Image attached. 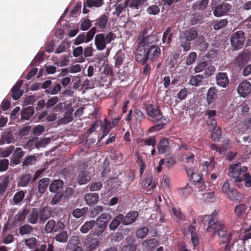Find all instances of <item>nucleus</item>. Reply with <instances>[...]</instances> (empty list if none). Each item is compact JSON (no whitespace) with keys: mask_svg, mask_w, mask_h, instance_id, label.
<instances>
[{"mask_svg":"<svg viewBox=\"0 0 251 251\" xmlns=\"http://www.w3.org/2000/svg\"><path fill=\"white\" fill-rule=\"evenodd\" d=\"M64 226V224L61 222L56 223L54 220H50L46 224L45 230L46 233H51L62 230Z\"/></svg>","mask_w":251,"mask_h":251,"instance_id":"0eeeda50","label":"nucleus"},{"mask_svg":"<svg viewBox=\"0 0 251 251\" xmlns=\"http://www.w3.org/2000/svg\"><path fill=\"white\" fill-rule=\"evenodd\" d=\"M227 23L228 21L226 19L221 20L214 24L213 28L216 30H218L226 26Z\"/></svg>","mask_w":251,"mask_h":251,"instance_id":"680f3d73","label":"nucleus"},{"mask_svg":"<svg viewBox=\"0 0 251 251\" xmlns=\"http://www.w3.org/2000/svg\"><path fill=\"white\" fill-rule=\"evenodd\" d=\"M63 196V191H57L55 195L52 198L50 204L51 205H54L59 203Z\"/></svg>","mask_w":251,"mask_h":251,"instance_id":"0e129e2a","label":"nucleus"},{"mask_svg":"<svg viewBox=\"0 0 251 251\" xmlns=\"http://www.w3.org/2000/svg\"><path fill=\"white\" fill-rule=\"evenodd\" d=\"M217 233L219 237L221 238L220 244H224L226 243L231 242L232 239L233 234L231 232H227L226 227L222 230H220Z\"/></svg>","mask_w":251,"mask_h":251,"instance_id":"a211bd4d","label":"nucleus"},{"mask_svg":"<svg viewBox=\"0 0 251 251\" xmlns=\"http://www.w3.org/2000/svg\"><path fill=\"white\" fill-rule=\"evenodd\" d=\"M204 78L202 75H197L191 76L190 83L193 86H197L200 85L202 82V80Z\"/></svg>","mask_w":251,"mask_h":251,"instance_id":"09e8293b","label":"nucleus"},{"mask_svg":"<svg viewBox=\"0 0 251 251\" xmlns=\"http://www.w3.org/2000/svg\"><path fill=\"white\" fill-rule=\"evenodd\" d=\"M220 95L219 89L215 86L210 87L206 94V100L208 105L215 101Z\"/></svg>","mask_w":251,"mask_h":251,"instance_id":"f8f14e48","label":"nucleus"},{"mask_svg":"<svg viewBox=\"0 0 251 251\" xmlns=\"http://www.w3.org/2000/svg\"><path fill=\"white\" fill-rule=\"evenodd\" d=\"M61 90V86L59 83L56 84L54 86L49 87L48 89L46 90L47 94L51 95H56Z\"/></svg>","mask_w":251,"mask_h":251,"instance_id":"6e6d98bb","label":"nucleus"},{"mask_svg":"<svg viewBox=\"0 0 251 251\" xmlns=\"http://www.w3.org/2000/svg\"><path fill=\"white\" fill-rule=\"evenodd\" d=\"M90 173L87 171L80 172L77 176V181L79 185L85 184L91 180Z\"/></svg>","mask_w":251,"mask_h":251,"instance_id":"393cba45","label":"nucleus"},{"mask_svg":"<svg viewBox=\"0 0 251 251\" xmlns=\"http://www.w3.org/2000/svg\"><path fill=\"white\" fill-rule=\"evenodd\" d=\"M9 183V177L6 176L0 182V196H2L6 190Z\"/></svg>","mask_w":251,"mask_h":251,"instance_id":"13d9d810","label":"nucleus"},{"mask_svg":"<svg viewBox=\"0 0 251 251\" xmlns=\"http://www.w3.org/2000/svg\"><path fill=\"white\" fill-rule=\"evenodd\" d=\"M124 58L125 53H123L122 51H119L116 53L114 57L116 67L119 68L122 65Z\"/></svg>","mask_w":251,"mask_h":251,"instance_id":"de8ad7c7","label":"nucleus"},{"mask_svg":"<svg viewBox=\"0 0 251 251\" xmlns=\"http://www.w3.org/2000/svg\"><path fill=\"white\" fill-rule=\"evenodd\" d=\"M153 175L152 174H148L146 178L143 179L141 182V185L143 188L146 189L150 187L151 189H153L155 187L154 182H153Z\"/></svg>","mask_w":251,"mask_h":251,"instance_id":"c85d7f7f","label":"nucleus"},{"mask_svg":"<svg viewBox=\"0 0 251 251\" xmlns=\"http://www.w3.org/2000/svg\"><path fill=\"white\" fill-rule=\"evenodd\" d=\"M107 21V16L105 15H102L95 20L94 27H96V28L98 27L100 29H103L106 27ZM93 22H95V21H93Z\"/></svg>","mask_w":251,"mask_h":251,"instance_id":"72a5a7b5","label":"nucleus"},{"mask_svg":"<svg viewBox=\"0 0 251 251\" xmlns=\"http://www.w3.org/2000/svg\"><path fill=\"white\" fill-rule=\"evenodd\" d=\"M231 5L229 3L223 2L216 6L213 11V14L216 17H221L227 13L231 9Z\"/></svg>","mask_w":251,"mask_h":251,"instance_id":"9b49d317","label":"nucleus"},{"mask_svg":"<svg viewBox=\"0 0 251 251\" xmlns=\"http://www.w3.org/2000/svg\"><path fill=\"white\" fill-rule=\"evenodd\" d=\"M145 119V115L144 113L140 109L135 108L133 111L132 109L128 111L125 118V120L126 122L132 121L136 124H140Z\"/></svg>","mask_w":251,"mask_h":251,"instance_id":"423d86ee","label":"nucleus"},{"mask_svg":"<svg viewBox=\"0 0 251 251\" xmlns=\"http://www.w3.org/2000/svg\"><path fill=\"white\" fill-rule=\"evenodd\" d=\"M248 168L243 166L239 162H233L230 165L228 169L229 177L233 179L234 183L240 187L241 182H244L246 187L251 186V175L247 172Z\"/></svg>","mask_w":251,"mask_h":251,"instance_id":"f257e3e1","label":"nucleus"},{"mask_svg":"<svg viewBox=\"0 0 251 251\" xmlns=\"http://www.w3.org/2000/svg\"><path fill=\"white\" fill-rule=\"evenodd\" d=\"M14 137L10 133H5L0 137V144H9L13 142Z\"/></svg>","mask_w":251,"mask_h":251,"instance_id":"3c124183","label":"nucleus"},{"mask_svg":"<svg viewBox=\"0 0 251 251\" xmlns=\"http://www.w3.org/2000/svg\"><path fill=\"white\" fill-rule=\"evenodd\" d=\"M95 44L99 50H102L106 48V43L104 34L100 33L96 35L95 38Z\"/></svg>","mask_w":251,"mask_h":251,"instance_id":"4be33fe9","label":"nucleus"},{"mask_svg":"<svg viewBox=\"0 0 251 251\" xmlns=\"http://www.w3.org/2000/svg\"><path fill=\"white\" fill-rule=\"evenodd\" d=\"M148 29L145 28L142 32L143 38L142 42L146 46L155 43L158 40V37L157 32L153 30L150 35H148Z\"/></svg>","mask_w":251,"mask_h":251,"instance_id":"6e6552de","label":"nucleus"},{"mask_svg":"<svg viewBox=\"0 0 251 251\" xmlns=\"http://www.w3.org/2000/svg\"><path fill=\"white\" fill-rule=\"evenodd\" d=\"M169 139L166 138H162L157 144V150L159 154H163L170 150Z\"/></svg>","mask_w":251,"mask_h":251,"instance_id":"5701e85b","label":"nucleus"},{"mask_svg":"<svg viewBox=\"0 0 251 251\" xmlns=\"http://www.w3.org/2000/svg\"><path fill=\"white\" fill-rule=\"evenodd\" d=\"M123 214H118L111 222L109 225L110 230H115L122 223L123 225Z\"/></svg>","mask_w":251,"mask_h":251,"instance_id":"c756f323","label":"nucleus"},{"mask_svg":"<svg viewBox=\"0 0 251 251\" xmlns=\"http://www.w3.org/2000/svg\"><path fill=\"white\" fill-rule=\"evenodd\" d=\"M87 211V207H83L81 209L76 208L73 211L72 215L74 217L79 218L83 216Z\"/></svg>","mask_w":251,"mask_h":251,"instance_id":"864d4df0","label":"nucleus"},{"mask_svg":"<svg viewBox=\"0 0 251 251\" xmlns=\"http://www.w3.org/2000/svg\"><path fill=\"white\" fill-rule=\"evenodd\" d=\"M29 213V210L27 208H24L22 212H19L15 216V221L16 222L23 223L25 221V219Z\"/></svg>","mask_w":251,"mask_h":251,"instance_id":"a18cd8bd","label":"nucleus"},{"mask_svg":"<svg viewBox=\"0 0 251 251\" xmlns=\"http://www.w3.org/2000/svg\"><path fill=\"white\" fill-rule=\"evenodd\" d=\"M226 195L227 198L231 201H235L236 202H240L242 201V198L240 196L239 193L234 188H231V189L226 193Z\"/></svg>","mask_w":251,"mask_h":251,"instance_id":"2f4dec72","label":"nucleus"},{"mask_svg":"<svg viewBox=\"0 0 251 251\" xmlns=\"http://www.w3.org/2000/svg\"><path fill=\"white\" fill-rule=\"evenodd\" d=\"M95 225V221L93 220L87 221L81 226L80 231L82 233H87L90 229L93 228Z\"/></svg>","mask_w":251,"mask_h":251,"instance_id":"49530a36","label":"nucleus"},{"mask_svg":"<svg viewBox=\"0 0 251 251\" xmlns=\"http://www.w3.org/2000/svg\"><path fill=\"white\" fill-rule=\"evenodd\" d=\"M37 157L35 154L27 156L25 157L22 163V168L25 169V168L33 165L37 161Z\"/></svg>","mask_w":251,"mask_h":251,"instance_id":"4c0bfd02","label":"nucleus"},{"mask_svg":"<svg viewBox=\"0 0 251 251\" xmlns=\"http://www.w3.org/2000/svg\"><path fill=\"white\" fill-rule=\"evenodd\" d=\"M198 36V31L194 28H191L190 29L185 30L182 33V37L187 41H191L196 39Z\"/></svg>","mask_w":251,"mask_h":251,"instance_id":"bb28decb","label":"nucleus"},{"mask_svg":"<svg viewBox=\"0 0 251 251\" xmlns=\"http://www.w3.org/2000/svg\"><path fill=\"white\" fill-rule=\"evenodd\" d=\"M137 143L141 147L148 146L154 148L156 145V137L154 136H152L145 139L139 138L137 140Z\"/></svg>","mask_w":251,"mask_h":251,"instance_id":"b1692460","label":"nucleus"},{"mask_svg":"<svg viewBox=\"0 0 251 251\" xmlns=\"http://www.w3.org/2000/svg\"><path fill=\"white\" fill-rule=\"evenodd\" d=\"M39 214V223L43 224L50 217L51 211L47 206L41 208L38 210Z\"/></svg>","mask_w":251,"mask_h":251,"instance_id":"6ab92c4d","label":"nucleus"},{"mask_svg":"<svg viewBox=\"0 0 251 251\" xmlns=\"http://www.w3.org/2000/svg\"><path fill=\"white\" fill-rule=\"evenodd\" d=\"M121 251H140V250L138 248V245L132 242L122 247Z\"/></svg>","mask_w":251,"mask_h":251,"instance_id":"603ef678","label":"nucleus"},{"mask_svg":"<svg viewBox=\"0 0 251 251\" xmlns=\"http://www.w3.org/2000/svg\"><path fill=\"white\" fill-rule=\"evenodd\" d=\"M122 3L119 4L116 8L115 11L113 12L114 15H116L117 17H120V14L123 11H126L127 7L125 5L124 1H123Z\"/></svg>","mask_w":251,"mask_h":251,"instance_id":"338daca9","label":"nucleus"},{"mask_svg":"<svg viewBox=\"0 0 251 251\" xmlns=\"http://www.w3.org/2000/svg\"><path fill=\"white\" fill-rule=\"evenodd\" d=\"M23 84V80H19L12 88L11 90V97L13 100H18L23 95L24 90L21 89V86Z\"/></svg>","mask_w":251,"mask_h":251,"instance_id":"dca6fc26","label":"nucleus"},{"mask_svg":"<svg viewBox=\"0 0 251 251\" xmlns=\"http://www.w3.org/2000/svg\"><path fill=\"white\" fill-rule=\"evenodd\" d=\"M37 240L34 237H31L25 240V244L26 247L30 249H34L37 245Z\"/></svg>","mask_w":251,"mask_h":251,"instance_id":"8fccbe9b","label":"nucleus"},{"mask_svg":"<svg viewBox=\"0 0 251 251\" xmlns=\"http://www.w3.org/2000/svg\"><path fill=\"white\" fill-rule=\"evenodd\" d=\"M103 0H87V6L89 7H99L103 4Z\"/></svg>","mask_w":251,"mask_h":251,"instance_id":"69168bd1","label":"nucleus"},{"mask_svg":"<svg viewBox=\"0 0 251 251\" xmlns=\"http://www.w3.org/2000/svg\"><path fill=\"white\" fill-rule=\"evenodd\" d=\"M99 200V195L96 193H90L85 195L84 200L88 205L96 204Z\"/></svg>","mask_w":251,"mask_h":251,"instance_id":"cd10ccee","label":"nucleus"},{"mask_svg":"<svg viewBox=\"0 0 251 251\" xmlns=\"http://www.w3.org/2000/svg\"><path fill=\"white\" fill-rule=\"evenodd\" d=\"M37 208H33L27 216L28 222L31 224H35L39 222V214Z\"/></svg>","mask_w":251,"mask_h":251,"instance_id":"f704fd0d","label":"nucleus"},{"mask_svg":"<svg viewBox=\"0 0 251 251\" xmlns=\"http://www.w3.org/2000/svg\"><path fill=\"white\" fill-rule=\"evenodd\" d=\"M32 177L29 174H24L21 175L18 181V186L26 187L30 182H32Z\"/></svg>","mask_w":251,"mask_h":251,"instance_id":"a878e982","label":"nucleus"},{"mask_svg":"<svg viewBox=\"0 0 251 251\" xmlns=\"http://www.w3.org/2000/svg\"><path fill=\"white\" fill-rule=\"evenodd\" d=\"M50 182V178L48 177H44L39 180L38 184V193L41 195L44 194L47 189Z\"/></svg>","mask_w":251,"mask_h":251,"instance_id":"7c9ffc66","label":"nucleus"},{"mask_svg":"<svg viewBox=\"0 0 251 251\" xmlns=\"http://www.w3.org/2000/svg\"><path fill=\"white\" fill-rule=\"evenodd\" d=\"M112 128H113V126H112V124L105 119L101 125V129L102 130V135L101 138L102 139L107 136Z\"/></svg>","mask_w":251,"mask_h":251,"instance_id":"e433bc0d","label":"nucleus"},{"mask_svg":"<svg viewBox=\"0 0 251 251\" xmlns=\"http://www.w3.org/2000/svg\"><path fill=\"white\" fill-rule=\"evenodd\" d=\"M149 231V228L147 226L140 227L136 231V236L138 238L143 239L146 237Z\"/></svg>","mask_w":251,"mask_h":251,"instance_id":"4d7b16f0","label":"nucleus"},{"mask_svg":"<svg viewBox=\"0 0 251 251\" xmlns=\"http://www.w3.org/2000/svg\"><path fill=\"white\" fill-rule=\"evenodd\" d=\"M146 114L149 116L150 121L158 124L150 127L149 131L154 132L159 131L166 126V119L163 118L162 113L158 107L151 103L145 105Z\"/></svg>","mask_w":251,"mask_h":251,"instance_id":"f03ea898","label":"nucleus"},{"mask_svg":"<svg viewBox=\"0 0 251 251\" xmlns=\"http://www.w3.org/2000/svg\"><path fill=\"white\" fill-rule=\"evenodd\" d=\"M205 226L206 231L214 235L218 233L220 230L225 228V225L222 221H219L217 213L213 212L211 215H204L201 221Z\"/></svg>","mask_w":251,"mask_h":251,"instance_id":"7ed1b4c3","label":"nucleus"},{"mask_svg":"<svg viewBox=\"0 0 251 251\" xmlns=\"http://www.w3.org/2000/svg\"><path fill=\"white\" fill-rule=\"evenodd\" d=\"M148 0H118L119 2L124 1L125 5L127 7L128 16L135 17L138 16L141 10L140 8L147 6Z\"/></svg>","mask_w":251,"mask_h":251,"instance_id":"20e7f679","label":"nucleus"},{"mask_svg":"<svg viewBox=\"0 0 251 251\" xmlns=\"http://www.w3.org/2000/svg\"><path fill=\"white\" fill-rule=\"evenodd\" d=\"M248 207L245 203H239L234 208V213L238 219H242L246 216Z\"/></svg>","mask_w":251,"mask_h":251,"instance_id":"412c9836","label":"nucleus"},{"mask_svg":"<svg viewBox=\"0 0 251 251\" xmlns=\"http://www.w3.org/2000/svg\"><path fill=\"white\" fill-rule=\"evenodd\" d=\"M216 84L221 87L226 88L229 82V80L226 73L219 72L215 76Z\"/></svg>","mask_w":251,"mask_h":251,"instance_id":"2eb2a0df","label":"nucleus"},{"mask_svg":"<svg viewBox=\"0 0 251 251\" xmlns=\"http://www.w3.org/2000/svg\"><path fill=\"white\" fill-rule=\"evenodd\" d=\"M158 244V241L155 238L146 240L142 243V246L148 251H152L154 250Z\"/></svg>","mask_w":251,"mask_h":251,"instance_id":"473e14b6","label":"nucleus"},{"mask_svg":"<svg viewBox=\"0 0 251 251\" xmlns=\"http://www.w3.org/2000/svg\"><path fill=\"white\" fill-rule=\"evenodd\" d=\"M102 186L100 181H92L89 184V189L91 191H97L100 190Z\"/></svg>","mask_w":251,"mask_h":251,"instance_id":"052dcab7","label":"nucleus"},{"mask_svg":"<svg viewBox=\"0 0 251 251\" xmlns=\"http://www.w3.org/2000/svg\"><path fill=\"white\" fill-rule=\"evenodd\" d=\"M26 191L21 190L17 192L12 198L13 202L15 205H19L23 201L25 197V194Z\"/></svg>","mask_w":251,"mask_h":251,"instance_id":"a19ab883","label":"nucleus"},{"mask_svg":"<svg viewBox=\"0 0 251 251\" xmlns=\"http://www.w3.org/2000/svg\"><path fill=\"white\" fill-rule=\"evenodd\" d=\"M64 185V182L61 179H54L49 185V191L51 193H55L61 188Z\"/></svg>","mask_w":251,"mask_h":251,"instance_id":"c9c22d12","label":"nucleus"},{"mask_svg":"<svg viewBox=\"0 0 251 251\" xmlns=\"http://www.w3.org/2000/svg\"><path fill=\"white\" fill-rule=\"evenodd\" d=\"M95 224L98 227L97 235L98 236L101 235L107 226V222H105L104 221L100 220L98 218L95 221Z\"/></svg>","mask_w":251,"mask_h":251,"instance_id":"79ce46f5","label":"nucleus"},{"mask_svg":"<svg viewBox=\"0 0 251 251\" xmlns=\"http://www.w3.org/2000/svg\"><path fill=\"white\" fill-rule=\"evenodd\" d=\"M248 61L249 57L247 52L242 51L234 58L233 63L235 67L241 69Z\"/></svg>","mask_w":251,"mask_h":251,"instance_id":"9d476101","label":"nucleus"},{"mask_svg":"<svg viewBox=\"0 0 251 251\" xmlns=\"http://www.w3.org/2000/svg\"><path fill=\"white\" fill-rule=\"evenodd\" d=\"M68 233L65 231L60 232L54 237L56 241L61 243H66L68 240Z\"/></svg>","mask_w":251,"mask_h":251,"instance_id":"5fc2aeb1","label":"nucleus"},{"mask_svg":"<svg viewBox=\"0 0 251 251\" xmlns=\"http://www.w3.org/2000/svg\"><path fill=\"white\" fill-rule=\"evenodd\" d=\"M245 39V34L243 30H238L232 33L230 40L233 50H237L242 49L244 47Z\"/></svg>","mask_w":251,"mask_h":251,"instance_id":"39448f33","label":"nucleus"},{"mask_svg":"<svg viewBox=\"0 0 251 251\" xmlns=\"http://www.w3.org/2000/svg\"><path fill=\"white\" fill-rule=\"evenodd\" d=\"M237 92L240 97H247L251 92V83L247 80H244L238 85Z\"/></svg>","mask_w":251,"mask_h":251,"instance_id":"1a4fd4ad","label":"nucleus"},{"mask_svg":"<svg viewBox=\"0 0 251 251\" xmlns=\"http://www.w3.org/2000/svg\"><path fill=\"white\" fill-rule=\"evenodd\" d=\"M25 152L20 148H16L11 158L10 165L12 166L21 163V159L24 156Z\"/></svg>","mask_w":251,"mask_h":251,"instance_id":"aec40b11","label":"nucleus"},{"mask_svg":"<svg viewBox=\"0 0 251 251\" xmlns=\"http://www.w3.org/2000/svg\"><path fill=\"white\" fill-rule=\"evenodd\" d=\"M139 216L138 212L136 211H130L125 216L123 215V225L128 226L134 223Z\"/></svg>","mask_w":251,"mask_h":251,"instance_id":"f3484780","label":"nucleus"},{"mask_svg":"<svg viewBox=\"0 0 251 251\" xmlns=\"http://www.w3.org/2000/svg\"><path fill=\"white\" fill-rule=\"evenodd\" d=\"M86 251H93L100 246V242L97 239H88L87 242L85 243Z\"/></svg>","mask_w":251,"mask_h":251,"instance_id":"ea45409f","label":"nucleus"},{"mask_svg":"<svg viewBox=\"0 0 251 251\" xmlns=\"http://www.w3.org/2000/svg\"><path fill=\"white\" fill-rule=\"evenodd\" d=\"M208 3V0H198L193 4L192 8L194 10H203L207 7Z\"/></svg>","mask_w":251,"mask_h":251,"instance_id":"c03bdc74","label":"nucleus"},{"mask_svg":"<svg viewBox=\"0 0 251 251\" xmlns=\"http://www.w3.org/2000/svg\"><path fill=\"white\" fill-rule=\"evenodd\" d=\"M103 209L102 205H97L94 208H92L90 211V216L92 218H95L98 216L101 212L102 211Z\"/></svg>","mask_w":251,"mask_h":251,"instance_id":"e2e57ef3","label":"nucleus"},{"mask_svg":"<svg viewBox=\"0 0 251 251\" xmlns=\"http://www.w3.org/2000/svg\"><path fill=\"white\" fill-rule=\"evenodd\" d=\"M146 51L149 58L152 62L157 61L161 54L160 49L155 45L150 46Z\"/></svg>","mask_w":251,"mask_h":251,"instance_id":"ddd939ff","label":"nucleus"},{"mask_svg":"<svg viewBox=\"0 0 251 251\" xmlns=\"http://www.w3.org/2000/svg\"><path fill=\"white\" fill-rule=\"evenodd\" d=\"M162 159L164 160V165L168 168H172L176 163V159L171 156H167Z\"/></svg>","mask_w":251,"mask_h":251,"instance_id":"bf43d9fd","label":"nucleus"},{"mask_svg":"<svg viewBox=\"0 0 251 251\" xmlns=\"http://www.w3.org/2000/svg\"><path fill=\"white\" fill-rule=\"evenodd\" d=\"M34 110L32 106H27L22 110L21 114V120H28L34 114Z\"/></svg>","mask_w":251,"mask_h":251,"instance_id":"58836bf2","label":"nucleus"},{"mask_svg":"<svg viewBox=\"0 0 251 251\" xmlns=\"http://www.w3.org/2000/svg\"><path fill=\"white\" fill-rule=\"evenodd\" d=\"M33 231L34 227L29 224H25L19 227V233L21 236L30 234Z\"/></svg>","mask_w":251,"mask_h":251,"instance_id":"37998d69","label":"nucleus"},{"mask_svg":"<svg viewBox=\"0 0 251 251\" xmlns=\"http://www.w3.org/2000/svg\"><path fill=\"white\" fill-rule=\"evenodd\" d=\"M137 51V52L135 55L136 61L142 65H145L149 59L145 48L144 47H139Z\"/></svg>","mask_w":251,"mask_h":251,"instance_id":"4468645a","label":"nucleus"},{"mask_svg":"<svg viewBox=\"0 0 251 251\" xmlns=\"http://www.w3.org/2000/svg\"><path fill=\"white\" fill-rule=\"evenodd\" d=\"M202 19V17L199 14H194L192 16L190 20V24L191 25H196L200 23Z\"/></svg>","mask_w":251,"mask_h":251,"instance_id":"774afa93","label":"nucleus"}]
</instances>
